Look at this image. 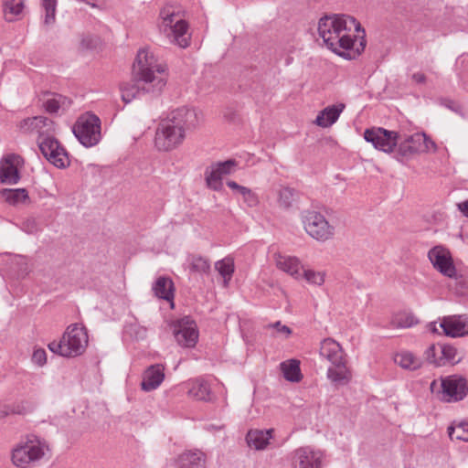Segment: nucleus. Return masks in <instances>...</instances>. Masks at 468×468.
I'll use <instances>...</instances> for the list:
<instances>
[{
	"label": "nucleus",
	"mask_w": 468,
	"mask_h": 468,
	"mask_svg": "<svg viewBox=\"0 0 468 468\" xmlns=\"http://www.w3.org/2000/svg\"><path fill=\"white\" fill-rule=\"evenodd\" d=\"M199 122V115L194 109L183 107L171 112L156 129V148L165 152L176 149L184 142L186 132L197 128Z\"/></svg>",
	"instance_id": "obj_3"
},
{
	"label": "nucleus",
	"mask_w": 468,
	"mask_h": 468,
	"mask_svg": "<svg viewBox=\"0 0 468 468\" xmlns=\"http://www.w3.org/2000/svg\"><path fill=\"white\" fill-rule=\"evenodd\" d=\"M323 454L309 447L297 449L292 455L293 468H321Z\"/></svg>",
	"instance_id": "obj_16"
},
{
	"label": "nucleus",
	"mask_w": 468,
	"mask_h": 468,
	"mask_svg": "<svg viewBox=\"0 0 468 468\" xmlns=\"http://www.w3.org/2000/svg\"><path fill=\"white\" fill-rule=\"evenodd\" d=\"M411 80L417 84H424L427 80L426 75L420 71L413 73Z\"/></svg>",
	"instance_id": "obj_47"
},
{
	"label": "nucleus",
	"mask_w": 468,
	"mask_h": 468,
	"mask_svg": "<svg viewBox=\"0 0 468 468\" xmlns=\"http://www.w3.org/2000/svg\"><path fill=\"white\" fill-rule=\"evenodd\" d=\"M326 272L324 271H315L313 269H305L302 273L303 278L309 284L322 286L325 282Z\"/></svg>",
	"instance_id": "obj_38"
},
{
	"label": "nucleus",
	"mask_w": 468,
	"mask_h": 468,
	"mask_svg": "<svg viewBox=\"0 0 468 468\" xmlns=\"http://www.w3.org/2000/svg\"><path fill=\"white\" fill-rule=\"evenodd\" d=\"M89 343L86 328L80 324H72L67 327L59 341L48 344V349L64 357H76L82 355Z\"/></svg>",
	"instance_id": "obj_4"
},
{
	"label": "nucleus",
	"mask_w": 468,
	"mask_h": 468,
	"mask_svg": "<svg viewBox=\"0 0 468 468\" xmlns=\"http://www.w3.org/2000/svg\"><path fill=\"white\" fill-rule=\"evenodd\" d=\"M437 386V380H433L431 384V389L433 391L434 388Z\"/></svg>",
	"instance_id": "obj_51"
},
{
	"label": "nucleus",
	"mask_w": 468,
	"mask_h": 468,
	"mask_svg": "<svg viewBox=\"0 0 468 468\" xmlns=\"http://www.w3.org/2000/svg\"><path fill=\"white\" fill-rule=\"evenodd\" d=\"M428 258L435 270L445 277L457 280L459 275L451 251L444 246L437 245L428 252Z\"/></svg>",
	"instance_id": "obj_8"
},
{
	"label": "nucleus",
	"mask_w": 468,
	"mask_h": 468,
	"mask_svg": "<svg viewBox=\"0 0 468 468\" xmlns=\"http://www.w3.org/2000/svg\"><path fill=\"white\" fill-rule=\"evenodd\" d=\"M25 0H3V11L5 20L11 22L16 19L24 10Z\"/></svg>",
	"instance_id": "obj_33"
},
{
	"label": "nucleus",
	"mask_w": 468,
	"mask_h": 468,
	"mask_svg": "<svg viewBox=\"0 0 468 468\" xmlns=\"http://www.w3.org/2000/svg\"><path fill=\"white\" fill-rule=\"evenodd\" d=\"M153 291L156 297L166 301L174 298V284L167 277H159L153 284Z\"/></svg>",
	"instance_id": "obj_30"
},
{
	"label": "nucleus",
	"mask_w": 468,
	"mask_h": 468,
	"mask_svg": "<svg viewBox=\"0 0 468 468\" xmlns=\"http://www.w3.org/2000/svg\"><path fill=\"white\" fill-rule=\"evenodd\" d=\"M65 99L61 96L53 97L50 99H48L45 103L44 107L47 112L49 113H56L58 112L60 107L64 104Z\"/></svg>",
	"instance_id": "obj_42"
},
{
	"label": "nucleus",
	"mask_w": 468,
	"mask_h": 468,
	"mask_svg": "<svg viewBox=\"0 0 468 468\" xmlns=\"http://www.w3.org/2000/svg\"><path fill=\"white\" fill-rule=\"evenodd\" d=\"M171 35H163L171 44L177 45L182 48H186L190 44V34L188 33V24L184 18L175 20L171 27Z\"/></svg>",
	"instance_id": "obj_19"
},
{
	"label": "nucleus",
	"mask_w": 468,
	"mask_h": 468,
	"mask_svg": "<svg viewBox=\"0 0 468 468\" xmlns=\"http://www.w3.org/2000/svg\"><path fill=\"white\" fill-rule=\"evenodd\" d=\"M41 6L45 12V24H53L56 19L57 0H42Z\"/></svg>",
	"instance_id": "obj_40"
},
{
	"label": "nucleus",
	"mask_w": 468,
	"mask_h": 468,
	"mask_svg": "<svg viewBox=\"0 0 468 468\" xmlns=\"http://www.w3.org/2000/svg\"><path fill=\"white\" fill-rule=\"evenodd\" d=\"M441 399L445 402L463 400L468 394L467 380L457 375L448 376L441 379Z\"/></svg>",
	"instance_id": "obj_9"
},
{
	"label": "nucleus",
	"mask_w": 468,
	"mask_h": 468,
	"mask_svg": "<svg viewBox=\"0 0 468 468\" xmlns=\"http://www.w3.org/2000/svg\"><path fill=\"white\" fill-rule=\"evenodd\" d=\"M318 34L328 49L346 59L358 57L366 48L365 31L350 16H324L318 22Z\"/></svg>",
	"instance_id": "obj_1"
},
{
	"label": "nucleus",
	"mask_w": 468,
	"mask_h": 468,
	"mask_svg": "<svg viewBox=\"0 0 468 468\" xmlns=\"http://www.w3.org/2000/svg\"><path fill=\"white\" fill-rule=\"evenodd\" d=\"M284 378L290 382H300L303 375L300 369V362L296 359H290L280 364Z\"/></svg>",
	"instance_id": "obj_31"
},
{
	"label": "nucleus",
	"mask_w": 468,
	"mask_h": 468,
	"mask_svg": "<svg viewBox=\"0 0 468 468\" xmlns=\"http://www.w3.org/2000/svg\"><path fill=\"white\" fill-rule=\"evenodd\" d=\"M190 271L200 274L208 273L210 271V261L206 257L200 255H191L187 260Z\"/></svg>",
	"instance_id": "obj_36"
},
{
	"label": "nucleus",
	"mask_w": 468,
	"mask_h": 468,
	"mask_svg": "<svg viewBox=\"0 0 468 468\" xmlns=\"http://www.w3.org/2000/svg\"><path fill=\"white\" fill-rule=\"evenodd\" d=\"M19 128L23 133L38 134V141L52 134L54 132V122L47 117L36 116L21 121Z\"/></svg>",
	"instance_id": "obj_14"
},
{
	"label": "nucleus",
	"mask_w": 468,
	"mask_h": 468,
	"mask_svg": "<svg viewBox=\"0 0 468 468\" xmlns=\"http://www.w3.org/2000/svg\"><path fill=\"white\" fill-rule=\"evenodd\" d=\"M38 147L42 154L58 168H65L69 165L66 150L52 134L38 140Z\"/></svg>",
	"instance_id": "obj_12"
},
{
	"label": "nucleus",
	"mask_w": 468,
	"mask_h": 468,
	"mask_svg": "<svg viewBox=\"0 0 468 468\" xmlns=\"http://www.w3.org/2000/svg\"><path fill=\"white\" fill-rule=\"evenodd\" d=\"M165 367L161 364L150 366L144 373L143 381L141 383L142 389L144 391H152L156 389L164 381Z\"/></svg>",
	"instance_id": "obj_20"
},
{
	"label": "nucleus",
	"mask_w": 468,
	"mask_h": 468,
	"mask_svg": "<svg viewBox=\"0 0 468 468\" xmlns=\"http://www.w3.org/2000/svg\"><path fill=\"white\" fill-rule=\"evenodd\" d=\"M273 432V429L250 430L248 431L246 436L247 443L250 448L255 450H264L270 444Z\"/></svg>",
	"instance_id": "obj_25"
},
{
	"label": "nucleus",
	"mask_w": 468,
	"mask_h": 468,
	"mask_svg": "<svg viewBox=\"0 0 468 468\" xmlns=\"http://www.w3.org/2000/svg\"><path fill=\"white\" fill-rule=\"evenodd\" d=\"M242 197L243 202L249 207H255L259 205L260 200L258 195L253 192L250 188L246 187L244 191L240 194Z\"/></svg>",
	"instance_id": "obj_44"
},
{
	"label": "nucleus",
	"mask_w": 468,
	"mask_h": 468,
	"mask_svg": "<svg viewBox=\"0 0 468 468\" xmlns=\"http://www.w3.org/2000/svg\"><path fill=\"white\" fill-rule=\"evenodd\" d=\"M2 197L10 205L16 206L26 203L28 199V193L25 188L3 189Z\"/></svg>",
	"instance_id": "obj_34"
},
{
	"label": "nucleus",
	"mask_w": 468,
	"mask_h": 468,
	"mask_svg": "<svg viewBox=\"0 0 468 468\" xmlns=\"http://www.w3.org/2000/svg\"><path fill=\"white\" fill-rule=\"evenodd\" d=\"M458 209L462 212V214L468 218V199L463 202L457 204Z\"/></svg>",
	"instance_id": "obj_49"
},
{
	"label": "nucleus",
	"mask_w": 468,
	"mask_h": 468,
	"mask_svg": "<svg viewBox=\"0 0 468 468\" xmlns=\"http://www.w3.org/2000/svg\"><path fill=\"white\" fill-rule=\"evenodd\" d=\"M188 395L197 400L208 401L211 399V390L208 383L201 378L188 382Z\"/></svg>",
	"instance_id": "obj_28"
},
{
	"label": "nucleus",
	"mask_w": 468,
	"mask_h": 468,
	"mask_svg": "<svg viewBox=\"0 0 468 468\" xmlns=\"http://www.w3.org/2000/svg\"><path fill=\"white\" fill-rule=\"evenodd\" d=\"M436 349H437L436 346L434 345H432L426 351L427 359L431 363H436V364L439 363V361H437V359L435 358Z\"/></svg>",
	"instance_id": "obj_46"
},
{
	"label": "nucleus",
	"mask_w": 468,
	"mask_h": 468,
	"mask_svg": "<svg viewBox=\"0 0 468 468\" xmlns=\"http://www.w3.org/2000/svg\"><path fill=\"white\" fill-rule=\"evenodd\" d=\"M73 133L86 147L96 145L101 140V121L94 114L80 116L73 126Z\"/></svg>",
	"instance_id": "obj_7"
},
{
	"label": "nucleus",
	"mask_w": 468,
	"mask_h": 468,
	"mask_svg": "<svg viewBox=\"0 0 468 468\" xmlns=\"http://www.w3.org/2000/svg\"><path fill=\"white\" fill-rule=\"evenodd\" d=\"M166 80L165 65L160 63L148 48H142L133 64V82L121 86L122 100L129 103L141 94H157L163 90Z\"/></svg>",
	"instance_id": "obj_2"
},
{
	"label": "nucleus",
	"mask_w": 468,
	"mask_h": 468,
	"mask_svg": "<svg viewBox=\"0 0 468 468\" xmlns=\"http://www.w3.org/2000/svg\"><path fill=\"white\" fill-rule=\"evenodd\" d=\"M413 324V317H407L405 322H399L401 327H410Z\"/></svg>",
	"instance_id": "obj_50"
},
{
	"label": "nucleus",
	"mask_w": 468,
	"mask_h": 468,
	"mask_svg": "<svg viewBox=\"0 0 468 468\" xmlns=\"http://www.w3.org/2000/svg\"><path fill=\"white\" fill-rule=\"evenodd\" d=\"M439 348L441 353V356L440 357L439 365L448 363H456L459 361L457 356V350L454 346L450 345H441L439 346Z\"/></svg>",
	"instance_id": "obj_39"
},
{
	"label": "nucleus",
	"mask_w": 468,
	"mask_h": 468,
	"mask_svg": "<svg viewBox=\"0 0 468 468\" xmlns=\"http://www.w3.org/2000/svg\"><path fill=\"white\" fill-rule=\"evenodd\" d=\"M127 333L134 337L135 339H144L146 337L147 329L144 326H142L136 323L129 324L126 326Z\"/></svg>",
	"instance_id": "obj_41"
},
{
	"label": "nucleus",
	"mask_w": 468,
	"mask_h": 468,
	"mask_svg": "<svg viewBox=\"0 0 468 468\" xmlns=\"http://www.w3.org/2000/svg\"><path fill=\"white\" fill-rule=\"evenodd\" d=\"M319 354L332 365L345 359L342 346L332 338H325L321 342Z\"/></svg>",
	"instance_id": "obj_23"
},
{
	"label": "nucleus",
	"mask_w": 468,
	"mask_h": 468,
	"mask_svg": "<svg viewBox=\"0 0 468 468\" xmlns=\"http://www.w3.org/2000/svg\"><path fill=\"white\" fill-rule=\"evenodd\" d=\"M178 468H206V455L198 450L186 451L176 459Z\"/></svg>",
	"instance_id": "obj_24"
},
{
	"label": "nucleus",
	"mask_w": 468,
	"mask_h": 468,
	"mask_svg": "<svg viewBox=\"0 0 468 468\" xmlns=\"http://www.w3.org/2000/svg\"><path fill=\"white\" fill-rule=\"evenodd\" d=\"M364 138L371 143L374 147L385 153H392L398 145L399 135L394 131H388L384 128L367 129L364 133Z\"/></svg>",
	"instance_id": "obj_11"
},
{
	"label": "nucleus",
	"mask_w": 468,
	"mask_h": 468,
	"mask_svg": "<svg viewBox=\"0 0 468 468\" xmlns=\"http://www.w3.org/2000/svg\"><path fill=\"white\" fill-rule=\"evenodd\" d=\"M48 451V446L38 438L28 439L17 445L12 452V462L19 468H28L30 464L41 460Z\"/></svg>",
	"instance_id": "obj_6"
},
{
	"label": "nucleus",
	"mask_w": 468,
	"mask_h": 468,
	"mask_svg": "<svg viewBox=\"0 0 468 468\" xmlns=\"http://www.w3.org/2000/svg\"><path fill=\"white\" fill-rule=\"evenodd\" d=\"M302 223L306 233L318 242H326L335 238V227L320 212L306 210L302 215Z\"/></svg>",
	"instance_id": "obj_5"
},
{
	"label": "nucleus",
	"mask_w": 468,
	"mask_h": 468,
	"mask_svg": "<svg viewBox=\"0 0 468 468\" xmlns=\"http://www.w3.org/2000/svg\"><path fill=\"white\" fill-rule=\"evenodd\" d=\"M32 362L39 367L47 363V353L44 349H35L32 355Z\"/></svg>",
	"instance_id": "obj_45"
},
{
	"label": "nucleus",
	"mask_w": 468,
	"mask_h": 468,
	"mask_svg": "<svg viewBox=\"0 0 468 468\" xmlns=\"http://www.w3.org/2000/svg\"><path fill=\"white\" fill-rule=\"evenodd\" d=\"M448 435L452 441H468V420L453 423L448 427Z\"/></svg>",
	"instance_id": "obj_37"
},
{
	"label": "nucleus",
	"mask_w": 468,
	"mask_h": 468,
	"mask_svg": "<svg viewBox=\"0 0 468 468\" xmlns=\"http://www.w3.org/2000/svg\"><path fill=\"white\" fill-rule=\"evenodd\" d=\"M266 328L267 329H271V328L275 329L276 334L274 335V336H282L285 339H287L292 335L291 328L285 324H282L280 321L267 324Z\"/></svg>",
	"instance_id": "obj_43"
},
{
	"label": "nucleus",
	"mask_w": 468,
	"mask_h": 468,
	"mask_svg": "<svg viewBox=\"0 0 468 468\" xmlns=\"http://www.w3.org/2000/svg\"><path fill=\"white\" fill-rule=\"evenodd\" d=\"M227 185L228 186L232 189L233 191L239 193V195L244 191V189L246 188V186H240L239 185L238 183H236L235 181H232V180H229L227 181Z\"/></svg>",
	"instance_id": "obj_48"
},
{
	"label": "nucleus",
	"mask_w": 468,
	"mask_h": 468,
	"mask_svg": "<svg viewBox=\"0 0 468 468\" xmlns=\"http://www.w3.org/2000/svg\"><path fill=\"white\" fill-rule=\"evenodd\" d=\"M176 343L186 348H192L198 340V330L196 322L189 316H185L175 322L173 325Z\"/></svg>",
	"instance_id": "obj_13"
},
{
	"label": "nucleus",
	"mask_w": 468,
	"mask_h": 468,
	"mask_svg": "<svg viewBox=\"0 0 468 468\" xmlns=\"http://www.w3.org/2000/svg\"><path fill=\"white\" fill-rule=\"evenodd\" d=\"M394 362L408 370H417L421 367L422 360L410 351H400L394 356Z\"/></svg>",
	"instance_id": "obj_29"
},
{
	"label": "nucleus",
	"mask_w": 468,
	"mask_h": 468,
	"mask_svg": "<svg viewBox=\"0 0 468 468\" xmlns=\"http://www.w3.org/2000/svg\"><path fill=\"white\" fill-rule=\"evenodd\" d=\"M444 334L452 337H460L468 335V316L453 315L444 317L440 323Z\"/></svg>",
	"instance_id": "obj_18"
},
{
	"label": "nucleus",
	"mask_w": 468,
	"mask_h": 468,
	"mask_svg": "<svg viewBox=\"0 0 468 468\" xmlns=\"http://www.w3.org/2000/svg\"><path fill=\"white\" fill-rule=\"evenodd\" d=\"M23 165L21 156L11 154L5 156L0 162V182L2 184L15 185L19 179L18 167Z\"/></svg>",
	"instance_id": "obj_15"
},
{
	"label": "nucleus",
	"mask_w": 468,
	"mask_h": 468,
	"mask_svg": "<svg viewBox=\"0 0 468 468\" xmlns=\"http://www.w3.org/2000/svg\"><path fill=\"white\" fill-rule=\"evenodd\" d=\"M215 268L218 273L222 276L224 281V286L229 285V281L232 278L234 272V261L233 259L227 257L215 263Z\"/></svg>",
	"instance_id": "obj_35"
},
{
	"label": "nucleus",
	"mask_w": 468,
	"mask_h": 468,
	"mask_svg": "<svg viewBox=\"0 0 468 468\" xmlns=\"http://www.w3.org/2000/svg\"><path fill=\"white\" fill-rule=\"evenodd\" d=\"M297 192L289 186H281L277 190V202L281 208L289 209L292 204L297 200Z\"/></svg>",
	"instance_id": "obj_32"
},
{
	"label": "nucleus",
	"mask_w": 468,
	"mask_h": 468,
	"mask_svg": "<svg viewBox=\"0 0 468 468\" xmlns=\"http://www.w3.org/2000/svg\"><path fill=\"white\" fill-rule=\"evenodd\" d=\"M237 166L235 160H227L210 165L205 170V181L207 186L214 191H221L223 189V178L232 174Z\"/></svg>",
	"instance_id": "obj_10"
},
{
	"label": "nucleus",
	"mask_w": 468,
	"mask_h": 468,
	"mask_svg": "<svg viewBox=\"0 0 468 468\" xmlns=\"http://www.w3.org/2000/svg\"><path fill=\"white\" fill-rule=\"evenodd\" d=\"M328 379L338 385L347 384L351 379V372L346 367V359L341 360L339 363L333 364L327 369Z\"/></svg>",
	"instance_id": "obj_26"
},
{
	"label": "nucleus",
	"mask_w": 468,
	"mask_h": 468,
	"mask_svg": "<svg viewBox=\"0 0 468 468\" xmlns=\"http://www.w3.org/2000/svg\"><path fill=\"white\" fill-rule=\"evenodd\" d=\"M345 108L346 105L344 103L329 105L319 112L314 122L322 128L331 127L336 122Z\"/></svg>",
	"instance_id": "obj_22"
},
{
	"label": "nucleus",
	"mask_w": 468,
	"mask_h": 468,
	"mask_svg": "<svg viewBox=\"0 0 468 468\" xmlns=\"http://www.w3.org/2000/svg\"><path fill=\"white\" fill-rule=\"evenodd\" d=\"M425 140V134L415 133L407 136L403 140L399 137V152L401 155L405 156L408 154H414L421 149V144Z\"/></svg>",
	"instance_id": "obj_27"
},
{
	"label": "nucleus",
	"mask_w": 468,
	"mask_h": 468,
	"mask_svg": "<svg viewBox=\"0 0 468 468\" xmlns=\"http://www.w3.org/2000/svg\"><path fill=\"white\" fill-rule=\"evenodd\" d=\"M274 261L279 270L288 273L296 280L302 278L301 270L303 266L298 258L278 253L274 255Z\"/></svg>",
	"instance_id": "obj_21"
},
{
	"label": "nucleus",
	"mask_w": 468,
	"mask_h": 468,
	"mask_svg": "<svg viewBox=\"0 0 468 468\" xmlns=\"http://www.w3.org/2000/svg\"><path fill=\"white\" fill-rule=\"evenodd\" d=\"M183 18L180 11V7L174 4H166L165 5L159 12L157 27L160 34L162 35H171L172 34V25L175 23V20H178Z\"/></svg>",
	"instance_id": "obj_17"
}]
</instances>
